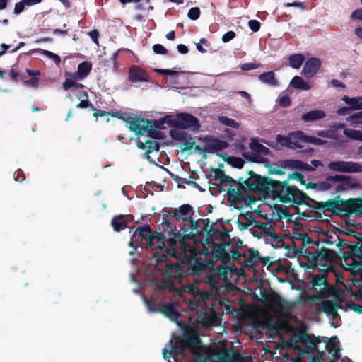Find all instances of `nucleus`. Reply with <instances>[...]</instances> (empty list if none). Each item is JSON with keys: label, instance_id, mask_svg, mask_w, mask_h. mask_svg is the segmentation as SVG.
I'll list each match as a JSON object with an SVG mask.
<instances>
[{"label": "nucleus", "instance_id": "1", "mask_svg": "<svg viewBox=\"0 0 362 362\" xmlns=\"http://www.w3.org/2000/svg\"><path fill=\"white\" fill-rule=\"evenodd\" d=\"M169 247L165 248V238L158 233H152L149 228L146 248L157 250L153 255L151 264L170 279L160 282V288L167 289L175 296L188 300L190 310H197V322L203 327L214 326L218 323L219 316L210 307L211 298L207 292H201L200 288L193 285L182 284V276L177 263L171 262L166 254L180 259L182 263L190 262L197 255V251L192 246V240L185 239L177 241L174 238L167 240Z\"/></svg>", "mask_w": 362, "mask_h": 362}, {"label": "nucleus", "instance_id": "2", "mask_svg": "<svg viewBox=\"0 0 362 362\" xmlns=\"http://www.w3.org/2000/svg\"><path fill=\"white\" fill-rule=\"evenodd\" d=\"M289 346L298 352L296 362H334L341 356L337 337L322 340L307 334L303 328L291 331Z\"/></svg>", "mask_w": 362, "mask_h": 362}, {"label": "nucleus", "instance_id": "3", "mask_svg": "<svg viewBox=\"0 0 362 362\" xmlns=\"http://www.w3.org/2000/svg\"><path fill=\"white\" fill-rule=\"evenodd\" d=\"M218 174L222 191L227 192V198L231 205L240 209L247 207L252 210V204H255L257 199L246 189L244 184L236 182L221 173Z\"/></svg>", "mask_w": 362, "mask_h": 362}, {"label": "nucleus", "instance_id": "4", "mask_svg": "<svg viewBox=\"0 0 362 362\" xmlns=\"http://www.w3.org/2000/svg\"><path fill=\"white\" fill-rule=\"evenodd\" d=\"M268 194L285 203L299 204L302 202V194L297 188L280 182H271Z\"/></svg>", "mask_w": 362, "mask_h": 362}, {"label": "nucleus", "instance_id": "5", "mask_svg": "<svg viewBox=\"0 0 362 362\" xmlns=\"http://www.w3.org/2000/svg\"><path fill=\"white\" fill-rule=\"evenodd\" d=\"M238 227L240 230H244L250 227L257 228L260 231V235H257L259 238L263 236H272L273 232L272 226L268 222L260 223L255 221L252 218V213L249 210L246 211L245 215H240L238 220Z\"/></svg>", "mask_w": 362, "mask_h": 362}, {"label": "nucleus", "instance_id": "6", "mask_svg": "<svg viewBox=\"0 0 362 362\" xmlns=\"http://www.w3.org/2000/svg\"><path fill=\"white\" fill-rule=\"evenodd\" d=\"M119 118L126 121L128 128L138 136H152L154 133L152 123L149 120L132 117L127 115H123Z\"/></svg>", "mask_w": 362, "mask_h": 362}, {"label": "nucleus", "instance_id": "7", "mask_svg": "<svg viewBox=\"0 0 362 362\" xmlns=\"http://www.w3.org/2000/svg\"><path fill=\"white\" fill-rule=\"evenodd\" d=\"M264 304L267 310L276 315L293 308L295 305L294 302L288 300L276 293L268 294L264 298Z\"/></svg>", "mask_w": 362, "mask_h": 362}, {"label": "nucleus", "instance_id": "8", "mask_svg": "<svg viewBox=\"0 0 362 362\" xmlns=\"http://www.w3.org/2000/svg\"><path fill=\"white\" fill-rule=\"evenodd\" d=\"M227 146L228 144L226 141L206 137L203 139L201 144L195 145L194 150L206 158V153H217Z\"/></svg>", "mask_w": 362, "mask_h": 362}, {"label": "nucleus", "instance_id": "9", "mask_svg": "<svg viewBox=\"0 0 362 362\" xmlns=\"http://www.w3.org/2000/svg\"><path fill=\"white\" fill-rule=\"evenodd\" d=\"M340 308L339 300H325L320 305V308L329 318L330 324L334 327L340 325L341 317L337 312Z\"/></svg>", "mask_w": 362, "mask_h": 362}, {"label": "nucleus", "instance_id": "10", "mask_svg": "<svg viewBox=\"0 0 362 362\" xmlns=\"http://www.w3.org/2000/svg\"><path fill=\"white\" fill-rule=\"evenodd\" d=\"M242 184H244L246 187V189L252 194H253L254 192H261L263 191L269 194L271 182H267L265 178L259 175H252Z\"/></svg>", "mask_w": 362, "mask_h": 362}, {"label": "nucleus", "instance_id": "11", "mask_svg": "<svg viewBox=\"0 0 362 362\" xmlns=\"http://www.w3.org/2000/svg\"><path fill=\"white\" fill-rule=\"evenodd\" d=\"M327 167L334 172L346 173H362V164L353 161H332L328 164Z\"/></svg>", "mask_w": 362, "mask_h": 362}, {"label": "nucleus", "instance_id": "12", "mask_svg": "<svg viewBox=\"0 0 362 362\" xmlns=\"http://www.w3.org/2000/svg\"><path fill=\"white\" fill-rule=\"evenodd\" d=\"M172 123L182 129H192L197 130L199 127L198 119L187 113H180L176 115V117L172 119Z\"/></svg>", "mask_w": 362, "mask_h": 362}, {"label": "nucleus", "instance_id": "13", "mask_svg": "<svg viewBox=\"0 0 362 362\" xmlns=\"http://www.w3.org/2000/svg\"><path fill=\"white\" fill-rule=\"evenodd\" d=\"M170 214L177 221H187L193 226V215L194 211L193 208L188 204H182L177 208L171 209Z\"/></svg>", "mask_w": 362, "mask_h": 362}, {"label": "nucleus", "instance_id": "14", "mask_svg": "<svg viewBox=\"0 0 362 362\" xmlns=\"http://www.w3.org/2000/svg\"><path fill=\"white\" fill-rule=\"evenodd\" d=\"M144 300L148 310L150 312L158 311L162 313L172 320H175L178 316V312L175 308L176 303L165 304L162 307L156 306L153 303L144 298Z\"/></svg>", "mask_w": 362, "mask_h": 362}, {"label": "nucleus", "instance_id": "15", "mask_svg": "<svg viewBox=\"0 0 362 362\" xmlns=\"http://www.w3.org/2000/svg\"><path fill=\"white\" fill-rule=\"evenodd\" d=\"M149 234V227L144 226L134 232L129 245L134 248L145 246L146 247L147 238Z\"/></svg>", "mask_w": 362, "mask_h": 362}, {"label": "nucleus", "instance_id": "16", "mask_svg": "<svg viewBox=\"0 0 362 362\" xmlns=\"http://www.w3.org/2000/svg\"><path fill=\"white\" fill-rule=\"evenodd\" d=\"M308 187L316 188L320 191H329L332 194L338 192V175L329 176L318 184L309 183Z\"/></svg>", "mask_w": 362, "mask_h": 362}, {"label": "nucleus", "instance_id": "17", "mask_svg": "<svg viewBox=\"0 0 362 362\" xmlns=\"http://www.w3.org/2000/svg\"><path fill=\"white\" fill-rule=\"evenodd\" d=\"M322 163L317 160H313L311 164L304 163L298 160H288L283 162V166L289 169H300L303 170H314L319 166H322Z\"/></svg>", "mask_w": 362, "mask_h": 362}, {"label": "nucleus", "instance_id": "18", "mask_svg": "<svg viewBox=\"0 0 362 362\" xmlns=\"http://www.w3.org/2000/svg\"><path fill=\"white\" fill-rule=\"evenodd\" d=\"M321 60L318 58L313 57L307 60L303 66L302 74L306 78L313 77L321 67Z\"/></svg>", "mask_w": 362, "mask_h": 362}, {"label": "nucleus", "instance_id": "19", "mask_svg": "<svg viewBox=\"0 0 362 362\" xmlns=\"http://www.w3.org/2000/svg\"><path fill=\"white\" fill-rule=\"evenodd\" d=\"M359 186L358 181L344 175H338V192H346L357 188Z\"/></svg>", "mask_w": 362, "mask_h": 362}, {"label": "nucleus", "instance_id": "20", "mask_svg": "<svg viewBox=\"0 0 362 362\" xmlns=\"http://www.w3.org/2000/svg\"><path fill=\"white\" fill-rule=\"evenodd\" d=\"M313 288L321 296H324L329 292V288L326 282V275L325 274L315 275L312 279Z\"/></svg>", "mask_w": 362, "mask_h": 362}, {"label": "nucleus", "instance_id": "21", "mask_svg": "<svg viewBox=\"0 0 362 362\" xmlns=\"http://www.w3.org/2000/svg\"><path fill=\"white\" fill-rule=\"evenodd\" d=\"M341 265L352 273L362 274V262L357 261L352 255L344 256Z\"/></svg>", "mask_w": 362, "mask_h": 362}, {"label": "nucleus", "instance_id": "22", "mask_svg": "<svg viewBox=\"0 0 362 362\" xmlns=\"http://www.w3.org/2000/svg\"><path fill=\"white\" fill-rule=\"evenodd\" d=\"M65 77L66 80L62 85V87L65 90L78 89L83 87L81 83H78V81H81L82 79L78 78L76 75L74 73L66 72L65 74Z\"/></svg>", "mask_w": 362, "mask_h": 362}, {"label": "nucleus", "instance_id": "23", "mask_svg": "<svg viewBox=\"0 0 362 362\" xmlns=\"http://www.w3.org/2000/svg\"><path fill=\"white\" fill-rule=\"evenodd\" d=\"M137 146L139 148L145 151V153L147 155L146 158L148 160H151L149 154L153 151L158 152L159 149L157 141L153 139H148L145 142L139 141Z\"/></svg>", "mask_w": 362, "mask_h": 362}, {"label": "nucleus", "instance_id": "24", "mask_svg": "<svg viewBox=\"0 0 362 362\" xmlns=\"http://www.w3.org/2000/svg\"><path fill=\"white\" fill-rule=\"evenodd\" d=\"M218 273L221 278L228 281L232 279L233 274L240 276L241 274L238 271L234 265L219 266Z\"/></svg>", "mask_w": 362, "mask_h": 362}, {"label": "nucleus", "instance_id": "25", "mask_svg": "<svg viewBox=\"0 0 362 362\" xmlns=\"http://www.w3.org/2000/svg\"><path fill=\"white\" fill-rule=\"evenodd\" d=\"M291 149L301 148L305 143V135L303 132L296 131L289 133Z\"/></svg>", "mask_w": 362, "mask_h": 362}, {"label": "nucleus", "instance_id": "26", "mask_svg": "<svg viewBox=\"0 0 362 362\" xmlns=\"http://www.w3.org/2000/svg\"><path fill=\"white\" fill-rule=\"evenodd\" d=\"M129 78L132 81H147L148 77L142 69L132 66L129 71Z\"/></svg>", "mask_w": 362, "mask_h": 362}, {"label": "nucleus", "instance_id": "27", "mask_svg": "<svg viewBox=\"0 0 362 362\" xmlns=\"http://www.w3.org/2000/svg\"><path fill=\"white\" fill-rule=\"evenodd\" d=\"M325 116L326 114L323 110H314L302 115L301 119L305 122H310L323 119Z\"/></svg>", "mask_w": 362, "mask_h": 362}, {"label": "nucleus", "instance_id": "28", "mask_svg": "<svg viewBox=\"0 0 362 362\" xmlns=\"http://www.w3.org/2000/svg\"><path fill=\"white\" fill-rule=\"evenodd\" d=\"M343 100L347 105H349L351 110H362V97H352L344 95L342 97Z\"/></svg>", "mask_w": 362, "mask_h": 362}, {"label": "nucleus", "instance_id": "29", "mask_svg": "<svg viewBox=\"0 0 362 362\" xmlns=\"http://www.w3.org/2000/svg\"><path fill=\"white\" fill-rule=\"evenodd\" d=\"M319 265L322 262H330L334 257V252L326 248H322L316 251Z\"/></svg>", "mask_w": 362, "mask_h": 362}, {"label": "nucleus", "instance_id": "30", "mask_svg": "<svg viewBox=\"0 0 362 362\" xmlns=\"http://www.w3.org/2000/svg\"><path fill=\"white\" fill-rule=\"evenodd\" d=\"M344 124H338L333 126L331 127V132L332 136H331V139L333 140H335L338 142H344L345 140L344 139V135L347 136L344 133V131L346 129Z\"/></svg>", "mask_w": 362, "mask_h": 362}, {"label": "nucleus", "instance_id": "31", "mask_svg": "<svg viewBox=\"0 0 362 362\" xmlns=\"http://www.w3.org/2000/svg\"><path fill=\"white\" fill-rule=\"evenodd\" d=\"M290 85L296 89L308 90L311 88V85L304 81V79L298 76H294L291 81Z\"/></svg>", "mask_w": 362, "mask_h": 362}, {"label": "nucleus", "instance_id": "32", "mask_svg": "<svg viewBox=\"0 0 362 362\" xmlns=\"http://www.w3.org/2000/svg\"><path fill=\"white\" fill-rule=\"evenodd\" d=\"M249 147L252 151L260 154L268 155L269 153V149L260 144L257 139H250Z\"/></svg>", "mask_w": 362, "mask_h": 362}, {"label": "nucleus", "instance_id": "33", "mask_svg": "<svg viewBox=\"0 0 362 362\" xmlns=\"http://www.w3.org/2000/svg\"><path fill=\"white\" fill-rule=\"evenodd\" d=\"M91 70V64L87 62L78 64L77 71L74 73L78 78L82 80L86 78Z\"/></svg>", "mask_w": 362, "mask_h": 362}, {"label": "nucleus", "instance_id": "34", "mask_svg": "<svg viewBox=\"0 0 362 362\" xmlns=\"http://www.w3.org/2000/svg\"><path fill=\"white\" fill-rule=\"evenodd\" d=\"M305 61V57L302 54H294L288 57L289 66L293 69H298Z\"/></svg>", "mask_w": 362, "mask_h": 362}, {"label": "nucleus", "instance_id": "35", "mask_svg": "<svg viewBox=\"0 0 362 362\" xmlns=\"http://www.w3.org/2000/svg\"><path fill=\"white\" fill-rule=\"evenodd\" d=\"M112 226L115 231H119L127 227V221L125 216L123 215H118L115 216L111 222Z\"/></svg>", "mask_w": 362, "mask_h": 362}, {"label": "nucleus", "instance_id": "36", "mask_svg": "<svg viewBox=\"0 0 362 362\" xmlns=\"http://www.w3.org/2000/svg\"><path fill=\"white\" fill-rule=\"evenodd\" d=\"M207 264L202 259H196L194 260L190 267V269L194 275H198L202 273L206 267Z\"/></svg>", "mask_w": 362, "mask_h": 362}, {"label": "nucleus", "instance_id": "37", "mask_svg": "<svg viewBox=\"0 0 362 362\" xmlns=\"http://www.w3.org/2000/svg\"><path fill=\"white\" fill-rule=\"evenodd\" d=\"M259 80L262 83L274 86L277 84V81L274 78V74L272 71L264 72L259 76Z\"/></svg>", "mask_w": 362, "mask_h": 362}, {"label": "nucleus", "instance_id": "38", "mask_svg": "<svg viewBox=\"0 0 362 362\" xmlns=\"http://www.w3.org/2000/svg\"><path fill=\"white\" fill-rule=\"evenodd\" d=\"M347 205L353 211L362 213L361 199H350L347 201Z\"/></svg>", "mask_w": 362, "mask_h": 362}, {"label": "nucleus", "instance_id": "39", "mask_svg": "<svg viewBox=\"0 0 362 362\" xmlns=\"http://www.w3.org/2000/svg\"><path fill=\"white\" fill-rule=\"evenodd\" d=\"M223 158L225 160L228 161V163L235 168H241L243 167L244 161L240 158L228 156L227 154L223 156Z\"/></svg>", "mask_w": 362, "mask_h": 362}, {"label": "nucleus", "instance_id": "40", "mask_svg": "<svg viewBox=\"0 0 362 362\" xmlns=\"http://www.w3.org/2000/svg\"><path fill=\"white\" fill-rule=\"evenodd\" d=\"M276 144L279 145L280 147L283 148H291V144L289 143L290 138H289V134L286 136L277 134L276 136Z\"/></svg>", "mask_w": 362, "mask_h": 362}, {"label": "nucleus", "instance_id": "41", "mask_svg": "<svg viewBox=\"0 0 362 362\" xmlns=\"http://www.w3.org/2000/svg\"><path fill=\"white\" fill-rule=\"evenodd\" d=\"M344 133L351 139L362 141V131L361 130L346 129Z\"/></svg>", "mask_w": 362, "mask_h": 362}, {"label": "nucleus", "instance_id": "42", "mask_svg": "<svg viewBox=\"0 0 362 362\" xmlns=\"http://www.w3.org/2000/svg\"><path fill=\"white\" fill-rule=\"evenodd\" d=\"M346 121L352 124H362V111L349 115L346 117Z\"/></svg>", "mask_w": 362, "mask_h": 362}, {"label": "nucleus", "instance_id": "43", "mask_svg": "<svg viewBox=\"0 0 362 362\" xmlns=\"http://www.w3.org/2000/svg\"><path fill=\"white\" fill-rule=\"evenodd\" d=\"M218 121L223 125L228 126L233 128H238L239 124L233 119L227 117L221 116L218 117Z\"/></svg>", "mask_w": 362, "mask_h": 362}, {"label": "nucleus", "instance_id": "44", "mask_svg": "<svg viewBox=\"0 0 362 362\" xmlns=\"http://www.w3.org/2000/svg\"><path fill=\"white\" fill-rule=\"evenodd\" d=\"M305 143H309L316 146H322L325 144L327 142L325 140H322L318 137L305 135Z\"/></svg>", "mask_w": 362, "mask_h": 362}, {"label": "nucleus", "instance_id": "45", "mask_svg": "<svg viewBox=\"0 0 362 362\" xmlns=\"http://www.w3.org/2000/svg\"><path fill=\"white\" fill-rule=\"evenodd\" d=\"M40 52L45 56L53 60L57 65H59L61 62V58L59 55L47 50H40Z\"/></svg>", "mask_w": 362, "mask_h": 362}, {"label": "nucleus", "instance_id": "46", "mask_svg": "<svg viewBox=\"0 0 362 362\" xmlns=\"http://www.w3.org/2000/svg\"><path fill=\"white\" fill-rule=\"evenodd\" d=\"M305 257H307L308 260L315 267L319 266L318 259L317 258V253L315 252H305Z\"/></svg>", "mask_w": 362, "mask_h": 362}, {"label": "nucleus", "instance_id": "47", "mask_svg": "<svg viewBox=\"0 0 362 362\" xmlns=\"http://www.w3.org/2000/svg\"><path fill=\"white\" fill-rule=\"evenodd\" d=\"M200 15V10L197 7H194L189 9L188 12V17L192 20H197L199 18Z\"/></svg>", "mask_w": 362, "mask_h": 362}, {"label": "nucleus", "instance_id": "48", "mask_svg": "<svg viewBox=\"0 0 362 362\" xmlns=\"http://www.w3.org/2000/svg\"><path fill=\"white\" fill-rule=\"evenodd\" d=\"M248 26L253 32H257L260 28V23L256 20H250Z\"/></svg>", "mask_w": 362, "mask_h": 362}, {"label": "nucleus", "instance_id": "49", "mask_svg": "<svg viewBox=\"0 0 362 362\" xmlns=\"http://www.w3.org/2000/svg\"><path fill=\"white\" fill-rule=\"evenodd\" d=\"M316 134L320 137L329 139H331V136L333 135L332 134L331 128L326 130H318L316 132Z\"/></svg>", "mask_w": 362, "mask_h": 362}, {"label": "nucleus", "instance_id": "50", "mask_svg": "<svg viewBox=\"0 0 362 362\" xmlns=\"http://www.w3.org/2000/svg\"><path fill=\"white\" fill-rule=\"evenodd\" d=\"M153 50L154 51L155 53L160 54H165L167 52L166 49L160 44H156L153 45Z\"/></svg>", "mask_w": 362, "mask_h": 362}, {"label": "nucleus", "instance_id": "51", "mask_svg": "<svg viewBox=\"0 0 362 362\" xmlns=\"http://www.w3.org/2000/svg\"><path fill=\"white\" fill-rule=\"evenodd\" d=\"M259 66H260L259 64H254V63H246V64H244L242 65L241 69L244 71H247V70L255 69Z\"/></svg>", "mask_w": 362, "mask_h": 362}, {"label": "nucleus", "instance_id": "52", "mask_svg": "<svg viewBox=\"0 0 362 362\" xmlns=\"http://www.w3.org/2000/svg\"><path fill=\"white\" fill-rule=\"evenodd\" d=\"M235 36V34L233 31H228L226 33H225L222 37V40L224 42H228L232 39H233Z\"/></svg>", "mask_w": 362, "mask_h": 362}, {"label": "nucleus", "instance_id": "53", "mask_svg": "<svg viewBox=\"0 0 362 362\" xmlns=\"http://www.w3.org/2000/svg\"><path fill=\"white\" fill-rule=\"evenodd\" d=\"M352 111L351 110V108L350 107L349 105H348V107H340L337 110V113L339 115H347L349 114V112Z\"/></svg>", "mask_w": 362, "mask_h": 362}, {"label": "nucleus", "instance_id": "54", "mask_svg": "<svg viewBox=\"0 0 362 362\" xmlns=\"http://www.w3.org/2000/svg\"><path fill=\"white\" fill-rule=\"evenodd\" d=\"M24 1H20L16 4L15 8H14V13L16 14H20L24 9Z\"/></svg>", "mask_w": 362, "mask_h": 362}, {"label": "nucleus", "instance_id": "55", "mask_svg": "<svg viewBox=\"0 0 362 362\" xmlns=\"http://www.w3.org/2000/svg\"><path fill=\"white\" fill-rule=\"evenodd\" d=\"M351 18L353 20H362V8L354 11L351 15Z\"/></svg>", "mask_w": 362, "mask_h": 362}, {"label": "nucleus", "instance_id": "56", "mask_svg": "<svg viewBox=\"0 0 362 362\" xmlns=\"http://www.w3.org/2000/svg\"><path fill=\"white\" fill-rule=\"evenodd\" d=\"M290 104V98L288 96H283L279 99V105L284 107L289 106Z\"/></svg>", "mask_w": 362, "mask_h": 362}, {"label": "nucleus", "instance_id": "57", "mask_svg": "<svg viewBox=\"0 0 362 362\" xmlns=\"http://www.w3.org/2000/svg\"><path fill=\"white\" fill-rule=\"evenodd\" d=\"M88 35L90 36V37L93 40V41L96 45H98V37L99 33H98V30H94L90 31L88 33Z\"/></svg>", "mask_w": 362, "mask_h": 362}, {"label": "nucleus", "instance_id": "58", "mask_svg": "<svg viewBox=\"0 0 362 362\" xmlns=\"http://www.w3.org/2000/svg\"><path fill=\"white\" fill-rule=\"evenodd\" d=\"M25 84L32 87H37L38 85V78H32L30 80L25 81Z\"/></svg>", "mask_w": 362, "mask_h": 362}, {"label": "nucleus", "instance_id": "59", "mask_svg": "<svg viewBox=\"0 0 362 362\" xmlns=\"http://www.w3.org/2000/svg\"><path fill=\"white\" fill-rule=\"evenodd\" d=\"M330 83L332 85V86H334V87H340V88H345L344 84L339 80L332 79L330 81Z\"/></svg>", "mask_w": 362, "mask_h": 362}, {"label": "nucleus", "instance_id": "60", "mask_svg": "<svg viewBox=\"0 0 362 362\" xmlns=\"http://www.w3.org/2000/svg\"><path fill=\"white\" fill-rule=\"evenodd\" d=\"M90 105V103L87 99L81 100V103L76 105L77 108H86Z\"/></svg>", "mask_w": 362, "mask_h": 362}, {"label": "nucleus", "instance_id": "61", "mask_svg": "<svg viewBox=\"0 0 362 362\" xmlns=\"http://www.w3.org/2000/svg\"><path fill=\"white\" fill-rule=\"evenodd\" d=\"M158 71L160 73L167 74V75H170V76H174V75L177 74V71H173V70H169V69H159V70H158Z\"/></svg>", "mask_w": 362, "mask_h": 362}, {"label": "nucleus", "instance_id": "62", "mask_svg": "<svg viewBox=\"0 0 362 362\" xmlns=\"http://www.w3.org/2000/svg\"><path fill=\"white\" fill-rule=\"evenodd\" d=\"M162 226L163 228V230H169V232H171L172 230V228H171V226H170V222L168 220H164L163 221V223L162 224Z\"/></svg>", "mask_w": 362, "mask_h": 362}, {"label": "nucleus", "instance_id": "63", "mask_svg": "<svg viewBox=\"0 0 362 362\" xmlns=\"http://www.w3.org/2000/svg\"><path fill=\"white\" fill-rule=\"evenodd\" d=\"M256 261L254 260V259L249 258L245 260V267H252L256 264Z\"/></svg>", "mask_w": 362, "mask_h": 362}, {"label": "nucleus", "instance_id": "64", "mask_svg": "<svg viewBox=\"0 0 362 362\" xmlns=\"http://www.w3.org/2000/svg\"><path fill=\"white\" fill-rule=\"evenodd\" d=\"M354 34L362 42V28H356Z\"/></svg>", "mask_w": 362, "mask_h": 362}]
</instances>
